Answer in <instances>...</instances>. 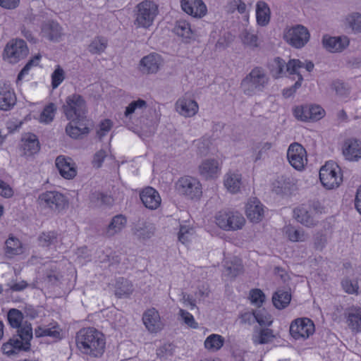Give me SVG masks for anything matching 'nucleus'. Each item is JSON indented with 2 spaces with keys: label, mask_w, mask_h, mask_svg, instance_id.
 I'll return each instance as SVG.
<instances>
[{
  "label": "nucleus",
  "mask_w": 361,
  "mask_h": 361,
  "mask_svg": "<svg viewBox=\"0 0 361 361\" xmlns=\"http://www.w3.org/2000/svg\"><path fill=\"white\" fill-rule=\"evenodd\" d=\"M23 314L18 309L12 308L7 312L8 324L12 328L17 329L16 334H22L20 330H22L25 326V324L30 325V329L32 330L31 324L27 321L23 322Z\"/></svg>",
  "instance_id": "obj_30"
},
{
  "label": "nucleus",
  "mask_w": 361,
  "mask_h": 361,
  "mask_svg": "<svg viewBox=\"0 0 361 361\" xmlns=\"http://www.w3.org/2000/svg\"><path fill=\"white\" fill-rule=\"evenodd\" d=\"M161 64V56L155 53L144 56L140 63L141 71L147 74L157 73Z\"/></svg>",
  "instance_id": "obj_26"
},
{
  "label": "nucleus",
  "mask_w": 361,
  "mask_h": 361,
  "mask_svg": "<svg viewBox=\"0 0 361 361\" xmlns=\"http://www.w3.org/2000/svg\"><path fill=\"white\" fill-rule=\"evenodd\" d=\"M56 108L54 104L50 103L45 106L40 115V121L48 123L53 121Z\"/></svg>",
  "instance_id": "obj_50"
},
{
  "label": "nucleus",
  "mask_w": 361,
  "mask_h": 361,
  "mask_svg": "<svg viewBox=\"0 0 361 361\" xmlns=\"http://www.w3.org/2000/svg\"><path fill=\"white\" fill-rule=\"evenodd\" d=\"M176 111L185 117H191L198 111L197 103L190 99L181 98L176 103Z\"/></svg>",
  "instance_id": "obj_29"
},
{
  "label": "nucleus",
  "mask_w": 361,
  "mask_h": 361,
  "mask_svg": "<svg viewBox=\"0 0 361 361\" xmlns=\"http://www.w3.org/2000/svg\"><path fill=\"white\" fill-rule=\"evenodd\" d=\"M59 241V237L58 233L53 231L42 232L38 237L39 244L42 247L55 245Z\"/></svg>",
  "instance_id": "obj_39"
},
{
  "label": "nucleus",
  "mask_w": 361,
  "mask_h": 361,
  "mask_svg": "<svg viewBox=\"0 0 361 361\" xmlns=\"http://www.w3.org/2000/svg\"><path fill=\"white\" fill-rule=\"evenodd\" d=\"M245 222L243 216L237 211L222 210L216 215V223L225 231L241 229Z\"/></svg>",
  "instance_id": "obj_6"
},
{
  "label": "nucleus",
  "mask_w": 361,
  "mask_h": 361,
  "mask_svg": "<svg viewBox=\"0 0 361 361\" xmlns=\"http://www.w3.org/2000/svg\"><path fill=\"white\" fill-rule=\"evenodd\" d=\"M319 179L326 189H334L341 183V169L334 162H326L319 171Z\"/></svg>",
  "instance_id": "obj_7"
},
{
  "label": "nucleus",
  "mask_w": 361,
  "mask_h": 361,
  "mask_svg": "<svg viewBox=\"0 0 361 361\" xmlns=\"http://www.w3.org/2000/svg\"><path fill=\"white\" fill-rule=\"evenodd\" d=\"M290 300V293L285 290H278L272 296L273 304L279 310L286 307L289 305Z\"/></svg>",
  "instance_id": "obj_35"
},
{
  "label": "nucleus",
  "mask_w": 361,
  "mask_h": 361,
  "mask_svg": "<svg viewBox=\"0 0 361 361\" xmlns=\"http://www.w3.org/2000/svg\"><path fill=\"white\" fill-rule=\"evenodd\" d=\"M224 185L231 193H236L240 190L242 185L241 174L235 172H228L224 176Z\"/></svg>",
  "instance_id": "obj_32"
},
{
  "label": "nucleus",
  "mask_w": 361,
  "mask_h": 361,
  "mask_svg": "<svg viewBox=\"0 0 361 361\" xmlns=\"http://www.w3.org/2000/svg\"><path fill=\"white\" fill-rule=\"evenodd\" d=\"M347 36L330 37L324 35L322 39L324 47L330 52H340L349 45Z\"/></svg>",
  "instance_id": "obj_19"
},
{
  "label": "nucleus",
  "mask_w": 361,
  "mask_h": 361,
  "mask_svg": "<svg viewBox=\"0 0 361 361\" xmlns=\"http://www.w3.org/2000/svg\"><path fill=\"white\" fill-rule=\"evenodd\" d=\"M173 32L178 36L184 39H190L192 35V30L190 24L185 20H178L173 28Z\"/></svg>",
  "instance_id": "obj_43"
},
{
  "label": "nucleus",
  "mask_w": 361,
  "mask_h": 361,
  "mask_svg": "<svg viewBox=\"0 0 361 361\" xmlns=\"http://www.w3.org/2000/svg\"><path fill=\"white\" fill-rule=\"evenodd\" d=\"M224 338L218 334H212L204 341V346L207 349L212 351L219 350L224 345Z\"/></svg>",
  "instance_id": "obj_42"
},
{
  "label": "nucleus",
  "mask_w": 361,
  "mask_h": 361,
  "mask_svg": "<svg viewBox=\"0 0 361 361\" xmlns=\"http://www.w3.org/2000/svg\"><path fill=\"white\" fill-rule=\"evenodd\" d=\"M106 155V152L104 150H99V152H97L94 157V165L96 167L99 168L102 166V164L104 161Z\"/></svg>",
  "instance_id": "obj_63"
},
{
  "label": "nucleus",
  "mask_w": 361,
  "mask_h": 361,
  "mask_svg": "<svg viewBox=\"0 0 361 361\" xmlns=\"http://www.w3.org/2000/svg\"><path fill=\"white\" fill-rule=\"evenodd\" d=\"M65 79V72L63 69L57 66L51 74V86L53 89L57 88Z\"/></svg>",
  "instance_id": "obj_51"
},
{
  "label": "nucleus",
  "mask_w": 361,
  "mask_h": 361,
  "mask_svg": "<svg viewBox=\"0 0 361 361\" xmlns=\"http://www.w3.org/2000/svg\"><path fill=\"white\" fill-rule=\"evenodd\" d=\"M142 321L147 330L152 333L159 331L163 328L159 312L155 308L146 310L143 314Z\"/></svg>",
  "instance_id": "obj_20"
},
{
  "label": "nucleus",
  "mask_w": 361,
  "mask_h": 361,
  "mask_svg": "<svg viewBox=\"0 0 361 361\" xmlns=\"http://www.w3.org/2000/svg\"><path fill=\"white\" fill-rule=\"evenodd\" d=\"M343 154L349 161H357L361 158V142L356 138H348L343 145Z\"/></svg>",
  "instance_id": "obj_18"
},
{
  "label": "nucleus",
  "mask_w": 361,
  "mask_h": 361,
  "mask_svg": "<svg viewBox=\"0 0 361 361\" xmlns=\"http://www.w3.org/2000/svg\"><path fill=\"white\" fill-rule=\"evenodd\" d=\"M345 317L348 328L353 333L361 331V308L349 307L345 311Z\"/></svg>",
  "instance_id": "obj_24"
},
{
  "label": "nucleus",
  "mask_w": 361,
  "mask_h": 361,
  "mask_svg": "<svg viewBox=\"0 0 361 361\" xmlns=\"http://www.w3.org/2000/svg\"><path fill=\"white\" fill-rule=\"evenodd\" d=\"M288 63L279 57L275 58L269 64V71L273 78H279L283 76L286 73L284 71L285 67Z\"/></svg>",
  "instance_id": "obj_40"
},
{
  "label": "nucleus",
  "mask_w": 361,
  "mask_h": 361,
  "mask_svg": "<svg viewBox=\"0 0 361 361\" xmlns=\"http://www.w3.org/2000/svg\"><path fill=\"white\" fill-rule=\"evenodd\" d=\"M179 314L185 324L188 326L193 329H197L198 327L197 323L195 321L193 316L188 311L180 309L179 311Z\"/></svg>",
  "instance_id": "obj_55"
},
{
  "label": "nucleus",
  "mask_w": 361,
  "mask_h": 361,
  "mask_svg": "<svg viewBox=\"0 0 361 361\" xmlns=\"http://www.w3.org/2000/svg\"><path fill=\"white\" fill-rule=\"evenodd\" d=\"M127 225V219L123 214L114 216L105 229L104 235L106 237H113L120 233Z\"/></svg>",
  "instance_id": "obj_31"
},
{
  "label": "nucleus",
  "mask_w": 361,
  "mask_h": 361,
  "mask_svg": "<svg viewBox=\"0 0 361 361\" xmlns=\"http://www.w3.org/2000/svg\"><path fill=\"white\" fill-rule=\"evenodd\" d=\"M93 197L101 198L102 206L110 205L113 202V199L111 196L97 191L93 192Z\"/></svg>",
  "instance_id": "obj_59"
},
{
  "label": "nucleus",
  "mask_w": 361,
  "mask_h": 361,
  "mask_svg": "<svg viewBox=\"0 0 361 361\" xmlns=\"http://www.w3.org/2000/svg\"><path fill=\"white\" fill-rule=\"evenodd\" d=\"M23 142V148L25 155H32L39 150V141L34 134H29L22 140Z\"/></svg>",
  "instance_id": "obj_37"
},
{
  "label": "nucleus",
  "mask_w": 361,
  "mask_h": 361,
  "mask_svg": "<svg viewBox=\"0 0 361 361\" xmlns=\"http://www.w3.org/2000/svg\"><path fill=\"white\" fill-rule=\"evenodd\" d=\"M178 192L190 199H199L202 195V185L200 181L191 176L180 178L177 183Z\"/></svg>",
  "instance_id": "obj_8"
},
{
  "label": "nucleus",
  "mask_w": 361,
  "mask_h": 361,
  "mask_svg": "<svg viewBox=\"0 0 361 361\" xmlns=\"http://www.w3.org/2000/svg\"><path fill=\"white\" fill-rule=\"evenodd\" d=\"M23 252L21 242L16 237L10 236L5 242V253L8 257L20 255Z\"/></svg>",
  "instance_id": "obj_38"
},
{
  "label": "nucleus",
  "mask_w": 361,
  "mask_h": 361,
  "mask_svg": "<svg viewBox=\"0 0 361 361\" xmlns=\"http://www.w3.org/2000/svg\"><path fill=\"white\" fill-rule=\"evenodd\" d=\"M274 188L277 193H286L290 190V181L289 178H286L283 176L279 178L276 182L274 183Z\"/></svg>",
  "instance_id": "obj_53"
},
{
  "label": "nucleus",
  "mask_w": 361,
  "mask_h": 361,
  "mask_svg": "<svg viewBox=\"0 0 361 361\" xmlns=\"http://www.w3.org/2000/svg\"><path fill=\"white\" fill-rule=\"evenodd\" d=\"M285 39L291 46L301 48L309 41L310 33L305 27L298 25L287 31L285 34Z\"/></svg>",
  "instance_id": "obj_11"
},
{
  "label": "nucleus",
  "mask_w": 361,
  "mask_h": 361,
  "mask_svg": "<svg viewBox=\"0 0 361 361\" xmlns=\"http://www.w3.org/2000/svg\"><path fill=\"white\" fill-rule=\"evenodd\" d=\"M346 23L354 32H361V14L353 13L346 18Z\"/></svg>",
  "instance_id": "obj_47"
},
{
  "label": "nucleus",
  "mask_w": 361,
  "mask_h": 361,
  "mask_svg": "<svg viewBox=\"0 0 361 361\" xmlns=\"http://www.w3.org/2000/svg\"><path fill=\"white\" fill-rule=\"evenodd\" d=\"M287 158L290 164L296 170H302L307 164L305 149L299 143H292L287 151Z\"/></svg>",
  "instance_id": "obj_12"
},
{
  "label": "nucleus",
  "mask_w": 361,
  "mask_h": 361,
  "mask_svg": "<svg viewBox=\"0 0 361 361\" xmlns=\"http://www.w3.org/2000/svg\"><path fill=\"white\" fill-rule=\"evenodd\" d=\"M42 37L50 40L57 42L62 35V28L60 25L54 20H49L42 26Z\"/></svg>",
  "instance_id": "obj_28"
},
{
  "label": "nucleus",
  "mask_w": 361,
  "mask_h": 361,
  "mask_svg": "<svg viewBox=\"0 0 361 361\" xmlns=\"http://www.w3.org/2000/svg\"><path fill=\"white\" fill-rule=\"evenodd\" d=\"M295 219L300 224L307 227H312L316 225V222L309 211L304 207L295 208L293 210Z\"/></svg>",
  "instance_id": "obj_36"
},
{
  "label": "nucleus",
  "mask_w": 361,
  "mask_h": 361,
  "mask_svg": "<svg viewBox=\"0 0 361 361\" xmlns=\"http://www.w3.org/2000/svg\"><path fill=\"white\" fill-rule=\"evenodd\" d=\"M199 171L205 179L214 178L220 172L219 163L214 159H205L199 166Z\"/></svg>",
  "instance_id": "obj_25"
},
{
  "label": "nucleus",
  "mask_w": 361,
  "mask_h": 361,
  "mask_svg": "<svg viewBox=\"0 0 361 361\" xmlns=\"http://www.w3.org/2000/svg\"><path fill=\"white\" fill-rule=\"evenodd\" d=\"M133 235L140 240H145L152 238L155 232L154 225L145 219H139L133 224Z\"/></svg>",
  "instance_id": "obj_15"
},
{
  "label": "nucleus",
  "mask_w": 361,
  "mask_h": 361,
  "mask_svg": "<svg viewBox=\"0 0 361 361\" xmlns=\"http://www.w3.org/2000/svg\"><path fill=\"white\" fill-rule=\"evenodd\" d=\"M256 312H247L240 315V322L242 324H251L255 322Z\"/></svg>",
  "instance_id": "obj_60"
},
{
  "label": "nucleus",
  "mask_w": 361,
  "mask_h": 361,
  "mask_svg": "<svg viewBox=\"0 0 361 361\" xmlns=\"http://www.w3.org/2000/svg\"><path fill=\"white\" fill-rule=\"evenodd\" d=\"M38 203L42 207H49L52 209H63L66 203L65 197L56 191H47L39 195Z\"/></svg>",
  "instance_id": "obj_13"
},
{
  "label": "nucleus",
  "mask_w": 361,
  "mask_h": 361,
  "mask_svg": "<svg viewBox=\"0 0 361 361\" xmlns=\"http://www.w3.org/2000/svg\"><path fill=\"white\" fill-rule=\"evenodd\" d=\"M310 105H301L293 109V115L299 121H310L311 116Z\"/></svg>",
  "instance_id": "obj_46"
},
{
  "label": "nucleus",
  "mask_w": 361,
  "mask_h": 361,
  "mask_svg": "<svg viewBox=\"0 0 361 361\" xmlns=\"http://www.w3.org/2000/svg\"><path fill=\"white\" fill-rule=\"evenodd\" d=\"M16 102L14 92L8 85L0 82V109L8 111Z\"/></svg>",
  "instance_id": "obj_23"
},
{
  "label": "nucleus",
  "mask_w": 361,
  "mask_h": 361,
  "mask_svg": "<svg viewBox=\"0 0 361 361\" xmlns=\"http://www.w3.org/2000/svg\"><path fill=\"white\" fill-rule=\"evenodd\" d=\"M28 48L23 39H13L6 46L4 56L11 63H16L25 58L28 54Z\"/></svg>",
  "instance_id": "obj_9"
},
{
  "label": "nucleus",
  "mask_w": 361,
  "mask_h": 361,
  "mask_svg": "<svg viewBox=\"0 0 361 361\" xmlns=\"http://www.w3.org/2000/svg\"><path fill=\"white\" fill-rule=\"evenodd\" d=\"M343 290L349 294L357 293L358 290V285L357 281H352L349 279H345L341 282Z\"/></svg>",
  "instance_id": "obj_56"
},
{
  "label": "nucleus",
  "mask_w": 361,
  "mask_h": 361,
  "mask_svg": "<svg viewBox=\"0 0 361 361\" xmlns=\"http://www.w3.org/2000/svg\"><path fill=\"white\" fill-rule=\"evenodd\" d=\"M243 267L239 259L235 258L230 265L226 266V271L228 274L232 277H235L243 272Z\"/></svg>",
  "instance_id": "obj_52"
},
{
  "label": "nucleus",
  "mask_w": 361,
  "mask_h": 361,
  "mask_svg": "<svg viewBox=\"0 0 361 361\" xmlns=\"http://www.w3.org/2000/svg\"><path fill=\"white\" fill-rule=\"evenodd\" d=\"M135 8V25L149 27L158 13V6L153 1L146 0L138 4Z\"/></svg>",
  "instance_id": "obj_5"
},
{
  "label": "nucleus",
  "mask_w": 361,
  "mask_h": 361,
  "mask_svg": "<svg viewBox=\"0 0 361 361\" xmlns=\"http://www.w3.org/2000/svg\"><path fill=\"white\" fill-rule=\"evenodd\" d=\"M241 39L245 45L254 49L258 47V37L254 32L248 30H245L242 32Z\"/></svg>",
  "instance_id": "obj_45"
},
{
  "label": "nucleus",
  "mask_w": 361,
  "mask_h": 361,
  "mask_svg": "<svg viewBox=\"0 0 361 361\" xmlns=\"http://www.w3.org/2000/svg\"><path fill=\"white\" fill-rule=\"evenodd\" d=\"M302 66H303V63L299 59H290L288 62V63L286 65V71L290 75H297L298 80L293 85H292L289 88H286V89L283 90V94L286 97H289L292 96L296 92V90L299 87H300L302 81L303 80V78H302V75L300 73V72L298 71V70Z\"/></svg>",
  "instance_id": "obj_14"
},
{
  "label": "nucleus",
  "mask_w": 361,
  "mask_h": 361,
  "mask_svg": "<svg viewBox=\"0 0 361 361\" xmlns=\"http://www.w3.org/2000/svg\"><path fill=\"white\" fill-rule=\"evenodd\" d=\"M269 77L262 67H255L242 80L240 87L244 94L252 97L264 92Z\"/></svg>",
  "instance_id": "obj_2"
},
{
  "label": "nucleus",
  "mask_w": 361,
  "mask_h": 361,
  "mask_svg": "<svg viewBox=\"0 0 361 361\" xmlns=\"http://www.w3.org/2000/svg\"><path fill=\"white\" fill-rule=\"evenodd\" d=\"M112 127V122L109 119H105L99 124V128L97 130V135L99 139L104 137L111 130Z\"/></svg>",
  "instance_id": "obj_57"
},
{
  "label": "nucleus",
  "mask_w": 361,
  "mask_h": 361,
  "mask_svg": "<svg viewBox=\"0 0 361 361\" xmlns=\"http://www.w3.org/2000/svg\"><path fill=\"white\" fill-rule=\"evenodd\" d=\"M255 321L261 326H270L272 323L270 315L263 316L259 313L256 314Z\"/></svg>",
  "instance_id": "obj_62"
},
{
  "label": "nucleus",
  "mask_w": 361,
  "mask_h": 361,
  "mask_svg": "<svg viewBox=\"0 0 361 361\" xmlns=\"http://www.w3.org/2000/svg\"><path fill=\"white\" fill-rule=\"evenodd\" d=\"M193 229L187 226H180V230L178 233V238L179 241L185 240V235H192Z\"/></svg>",
  "instance_id": "obj_64"
},
{
  "label": "nucleus",
  "mask_w": 361,
  "mask_h": 361,
  "mask_svg": "<svg viewBox=\"0 0 361 361\" xmlns=\"http://www.w3.org/2000/svg\"><path fill=\"white\" fill-rule=\"evenodd\" d=\"M256 18L258 25H267L270 20V9L267 4L258 1L256 5Z\"/></svg>",
  "instance_id": "obj_34"
},
{
  "label": "nucleus",
  "mask_w": 361,
  "mask_h": 361,
  "mask_svg": "<svg viewBox=\"0 0 361 361\" xmlns=\"http://www.w3.org/2000/svg\"><path fill=\"white\" fill-rule=\"evenodd\" d=\"M55 164L61 176L66 179H72L77 174L75 163L70 157L60 155L56 157Z\"/></svg>",
  "instance_id": "obj_17"
},
{
  "label": "nucleus",
  "mask_w": 361,
  "mask_h": 361,
  "mask_svg": "<svg viewBox=\"0 0 361 361\" xmlns=\"http://www.w3.org/2000/svg\"><path fill=\"white\" fill-rule=\"evenodd\" d=\"M274 337L272 331L269 329H264L260 331L259 334L253 335L252 341L255 344L267 343Z\"/></svg>",
  "instance_id": "obj_48"
},
{
  "label": "nucleus",
  "mask_w": 361,
  "mask_h": 361,
  "mask_svg": "<svg viewBox=\"0 0 361 361\" xmlns=\"http://www.w3.org/2000/svg\"><path fill=\"white\" fill-rule=\"evenodd\" d=\"M311 116L310 121H318L324 117L325 114L324 110L319 105H310Z\"/></svg>",
  "instance_id": "obj_58"
},
{
  "label": "nucleus",
  "mask_w": 361,
  "mask_h": 361,
  "mask_svg": "<svg viewBox=\"0 0 361 361\" xmlns=\"http://www.w3.org/2000/svg\"><path fill=\"white\" fill-rule=\"evenodd\" d=\"M75 342L78 348L84 354L97 357L104 352V336L95 329L87 328L80 330L77 333Z\"/></svg>",
  "instance_id": "obj_1"
},
{
  "label": "nucleus",
  "mask_w": 361,
  "mask_h": 361,
  "mask_svg": "<svg viewBox=\"0 0 361 361\" xmlns=\"http://www.w3.org/2000/svg\"><path fill=\"white\" fill-rule=\"evenodd\" d=\"M289 331L291 336L295 340L307 339L314 332V324L309 318H298L292 321Z\"/></svg>",
  "instance_id": "obj_10"
},
{
  "label": "nucleus",
  "mask_w": 361,
  "mask_h": 361,
  "mask_svg": "<svg viewBox=\"0 0 361 361\" xmlns=\"http://www.w3.org/2000/svg\"><path fill=\"white\" fill-rule=\"evenodd\" d=\"M13 194V192L11 188L7 183L0 180V195L4 197H10Z\"/></svg>",
  "instance_id": "obj_61"
},
{
  "label": "nucleus",
  "mask_w": 361,
  "mask_h": 361,
  "mask_svg": "<svg viewBox=\"0 0 361 361\" xmlns=\"http://www.w3.org/2000/svg\"><path fill=\"white\" fill-rule=\"evenodd\" d=\"M85 120L70 121L66 127V133L73 139H79L82 135L89 133V128Z\"/></svg>",
  "instance_id": "obj_27"
},
{
  "label": "nucleus",
  "mask_w": 361,
  "mask_h": 361,
  "mask_svg": "<svg viewBox=\"0 0 361 361\" xmlns=\"http://www.w3.org/2000/svg\"><path fill=\"white\" fill-rule=\"evenodd\" d=\"M181 8L195 18H202L207 13V7L202 0H181Z\"/></svg>",
  "instance_id": "obj_22"
},
{
  "label": "nucleus",
  "mask_w": 361,
  "mask_h": 361,
  "mask_svg": "<svg viewBox=\"0 0 361 361\" xmlns=\"http://www.w3.org/2000/svg\"><path fill=\"white\" fill-rule=\"evenodd\" d=\"M245 212L248 219L253 223H258L264 216V206L257 198H251L246 204Z\"/></svg>",
  "instance_id": "obj_21"
},
{
  "label": "nucleus",
  "mask_w": 361,
  "mask_h": 361,
  "mask_svg": "<svg viewBox=\"0 0 361 361\" xmlns=\"http://www.w3.org/2000/svg\"><path fill=\"white\" fill-rule=\"evenodd\" d=\"M140 198L149 209H157L161 204V199L159 193L152 187H146L140 192Z\"/></svg>",
  "instance_id": "obj_16"
},
{
  "label": "nucleus",
  "mask_w": 361,
  "mask_h": 361,
  "mask_svg": "<svg viewBox=\"0 0 361 361\" xmlns=\"http://www.w3.org/2000/svg\"><path fill=\"white\" fill-rule=\"evenodd\" d=\"M20 334L13 335L8 341L2 346L3 351L6 355L16 354L20 350L29 351L30 350V341L32 338L33 334L30 325L25 324V326L20 330Z\"/></svg>",
  "instance_id": "obj_4"
},
{
  "label": "nucleus",
  "mask_w": 361,
  "mask_h": 361,
  "mask_svg": "<svg viewBox=\"0 0 361 361\" xmlns=\"http://www.w3.org/2000/svg\"><path fill=\"white\" fill-rule=\"evenodd\" d=\"M250 298L252 303L259 306L264 302L265 295L260 289L256 288L250 290Z\"/></svg>",
  "instance_id": "obj_54"
},
{
  "label": "nucleus",
  "mask_w": 361,
  "mask_h": 361,
  "mask_svg": "<svg viewBox=\"0 0 361 361\" xmlns=\"http://www.w3.org/2000/svg\"><path fill=\"white\" fill-rule=\"evenodd\" d=\"M107 46V40L104 37L94 38L88 46V51L92 54H100Z\"/></svg>",
  "instance_id": "obj_44"
},
{
  "label": "nucleus",
  "mask_w": 361,
  "mask_h": 361,
  "mask_svg": "<svg viewBox=\"0 0 361 361\" xmlns=\"http://www.w3.org/2000/svg\"><path fill=\"white\" fill-rule=\"evenodd\" d=\"M147 106V102L142 99L131 102L126 107L124 115L126 117H129L131 114L135 112L136 110H143Z\"/></svg>",
  "instance_id": "obj_49"
},
{
  "label": "nucleus",
  "mask_w": 361,
  "mask_h": 361,
  "mask_svg": "<svg viewBox=\"0 0 361 361\" xmlns=\"http://www.w3.org/2000/svg\"><path fill=\"white\" fill-rule=\"evenodd\" d=\"M63 112L69 121L85 120L87 105L84 97L79 94L68 95L62 106Z\"/></svg>",
  "instance_id": "obj_3"
},
{
  "label": "nucleus",
  "mask_w": 361,
  "mask_h": 361,
  "mask_svg": "<svg viewBox=\"0 0 361 361\" xmlns=\"http://www.w3.org/2000/svg\"><path fill=\"white\" fill-rule=\"evenodd\" d=\"M286 235L292 242H304L307 238V235L302 229L296 228L293 226H287L285 228Z\"/></svg>",
  "instance_id": "obj_41"
},
{
  "label": "nucleus",
  "mask_w": 361,
  "mask_h": 361,
  "mask_svg": "<svg viewBox=\"0 0 361 361\" xmlns=\"http://www.w3.org/2000/svg\"><path fill=\"white\" fill-rule=\"evenodd\" d=\"M133 292V285L129 280L124 278H119L116 281L115 287V295L118 298H126Z\"/></svg>",
  "instance_id": "obj_33"
}]
</instances>
